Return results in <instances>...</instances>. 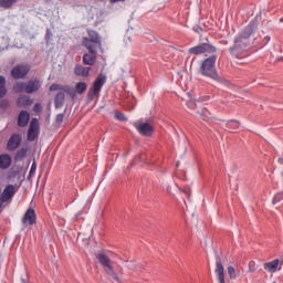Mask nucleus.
Listing matches in <instances>:
<instances>
[{
    "label": "nucleus",
    "instance_id": "18",
    "mask_svg": "<svg viewBox=\"0 0 283 283\" xmlns=\"http://www.w3.org/2000/svg\"><path fill=\"white\" fill-rule=\"evenodd\" d=\"M277 266H280V259L264 263L263 269L269 273H275V271H277Z\"/></svg>",
    "mask_w": 283,
    "mask_h": 283
},
{
    "label": "nucleus",
    "instance_id": "19",
    "mask_svg": "<svg viewBox=\"0 0 283 283\" xmlns=\"http://www.w3.org/2000/svg\"><path fill=\"white\" fill-rule=\"evenodd\" d=\"M33 101L28 95H20L17 101L18 107H30Z\"/></svg>",
    "mask_w": 283,
    "mask_h": 283
},
{
    "label": "nucleus",
    "instance_id": "38",
    "mask_svg": "<svg viewBox=\"0 0 283 283\" xmlns=\"http://www.w3.org/2000/svg\"><path fill=\"white\" fill-rule=\"evenodd\" d=\"M187 106H188L190 109H196V102H193V101H188V102H187Z\"/></svg>",
    "mask_w": 283,
    "mask_h": 283
},
{
    "label": "nucleus",
    "instance_id": "13",
    "mask_svg": "<svg viewBox=\"0 0 283 283\" xmlns=\"http://www.w3.org/2000/svg\"><path fill=\"white\" fill-rule=\"evenodd\" d=\"M22 223L29 224L30 227H32V224H36V212L34 209L29 208L27 210L24 217L22 218Z\"/></svg>",
    "mask_w": 283,
    "mask_h": 283
},
{
    "label": "nucleus",
    "instance_id": "40",
    "mask_svg": "<svg viewBox=\"0 0 283 283\" xmlns=\"http://www.w3.org/2000/svg\"><path fill=\"white\" fill-rule=\"evenodd\" d=\"M280 165H283V158H279Z\"/></svg>",
    "mask_w": 283,
    "mask_h": 283
},
{
    "label": "nucleus",
    "instance_id": "33",
    "mask_svg": "<svg viewBox=\"0 0 283 283\" xmlns=\"http://www.w3.org/2000/svg\"><path fill=\"white\" fill-rule=\"evenodd\" d=\"M115 118H117V120H127V117H125V114L118 111L115 113Z\"/></svg>",
    "mask_w": 283,
    "mask_h": 283
},
{
    "label": "nucleus",
    "instance_id": "10",
    "mask_svg": "<svg viewBox=\"0 0 283 283\" xmlns=\"http://www.w3.org/2000/svg\"><path fill=\"white\" fill-rule=\"evenodd\" d=\"M39 138V119L32 118L28 130V140L31 143Z\"/></svg>",
    "mask_w": 283,
    "mask_h": 283
},
{
    "label": "nucleus",
    "instance_id": "21",
    "mask_svg": "<svg viewBox=\"0 0 283 283\" xmlns=\"http://www.w3.org/2000/svg\"><path fill=\"white\" fill-rule=\"evenodd\" d=\"M63 103H65V93L63 91H60L54 97V104L56 109H59V107H61Z\"/></svg>",
    "mask_w": 283,
    "mask_h": 283
},
{
    "label": "nucleus",
    "instance_id": "22",
    "mask_svg": "<svg viewBox=\"0 0 283 283\" xmlns=\"http://www.w3.org/2000/svg\"><path fill=\"white\" fill-rule=\"evenodd\" d=\"M8 95V87H6V77L0 75V99Z\"/></svg>",
    "mask_w": 283,
    "mask_h": 283
},
{
    "label": "nucleus",
    "instance_id": "6",
    "mask_svg": "<svg viewBox=\"0 0 283 283\" xmlns=\"http://www.w3.org/2000/svg\"><path fill=\"white\" fill-rule=\"evenodd\" d=\"M107 83V76L101 73L95 81L93 82V86L90 88L87 93V101L88 103H92L95 98H98L101 96V90H103V85Z\"/></svg>",
    "mask_w": 283,
    "mask_h": 283
},
{
    "label": "nucleus",
    "instance_id": "37",
    "mask_svg": "<svg viewBox=\"0 0 283 283\" xmlns=\"http://www.w3.org/2000/svg\"><path fill=\"white\" fill-rule=\"evenodd\" d=\"M197 116H199L200 118H202V120H207V118H209V117L205 114V111H198V112H197Z\"/></svg>",
    "mask_w": 283,
    "mask_h": 283
},
{
    "label": "nucleus",
    "instance_id": "20",
    "mask_svg": "<svg viewBox=\"0 0 283 283\" xmlns=\"http://www.w3.org/2000/svg\"><path fill=\"white\" fill-rule=\"evenodd\" d=\"M12 165V157L8 154L0 155V169H8Z\"/></svg>",
    "mask_w": 283,
    "mask_h": 283
},
{
    "label": "nucleus",
    "instance_id": "39",
    "mask_svg": "<svg viewBox=\"0 0 283 283\" xmlns=\"http://www.w3.org/2000/svg\"><path fill=\"white\" fill-rule=\"evenodd\" d=\"M36 171V163H33L30 169V176H32V174H34Z\"/></svg>",
    "mask_w": 283,
    "mask_h": 283
},
{
    "label": "nucleus",
    "instance_id": "34",
    "mask_svg": "<svg viewBox=\"0 0 283 283\" xmlns=\"http://www.w3.org/2000/svg\"><path fill=\"white\" fill-rule=\"evenodd\" d=\"M33 112H35L36 114H41V112H43V106H41L40 103H36V104L33 106Z\"/></svg>",
    "mask_w": 283,
    "mask_h": 283
},
{
    "label": "nucleus",
    "instance_id": "3",
    "mask_svg": "<svg viewBox=\"0 0 283 283\" xmlns=\"http://www.w3.org/2000/svg\"><path fill=\"white\" fill-rule=\"evenodd\" d=\"M216 61H218V56L210 55L202 62L200 72L203 76H208L209 78L218 81L219 76L218 71H216Z\"/></svg>",
    "mask_w": 283,
    "mask_h": 283
},
{
    "label": "nucleus",
    "instance_id": "28",
    "mask_svg": "<svg viewBox=\"0 0 283 283\" xmlns=\"http://www.w3.org/2000/svg\"><path fill=\"white\" fill-rule=\"evenodd\" d=\"M14 3H17V0H0V8L8 10L11 6H14Z\"/></svg>",
    "mask_w": 283,
    "mask_h": 283
},
{
    "label": "nucleus",
    "instance_id": "12",
    "mask_svg": "<svg viewBox=\"0 0 283 283\" xmlns=\"http://www.w3.org/2000/svg\"><path fill=\"white\" fill-rule=\"evenodd\" d=\"M134 126L136 127L137 132H139L142 136L149 137L151 136V134H154V126L149 123H140V124L135 123Z\"/></svg>",
    "mask_w": 283,
    "mask_h": 283
},
{
    "label": "nucleus",
    "instance_id": "11",
    "mask_svg": "<svg viewBox=\"0 0 283 283\" xmlns=\"http://www.w3.org/2000/svg\"><path fill=\"white\" fill-rule=\"evenodd\" d=\"M17 193V189L12 185L6 186L3 192L0 195V208L3 207V202H8Z\"/></svg>",
    "mask_w": 283,
    "mask_h": 283
},
{
    "label": "nucleus",
    "instance_id": "36",
    "mask_svg": "<svg viewBox=\"0 0 283 283\" xmlns=\"http://www.w3.org/2000/svg\"><path fill=\"white\" fill-rule=\"evenodd\" d=\"M249 271L250 273H255V261H250Z\"/></svg>",
    "mask_w": 283,
    "mask_h": 283
},
{
    "label": "nucleus",
    "instance_id": "7",
    "mask_svg": "<svg viewBox=\"0 0 283 283\" xmlns=\"http://www.w3.org/2000/svg\"><path fill=\"white\" fill-rule=\"evenodd\" d=\"M30 70H32V66L28 63H21L17 64L12 70H11V76L14 78V81L23 80L30 74Z\"/></svg>",
    "mask_w": 283,
    "mask_h": 283
},
{
    "label": "nucleus",
    "instance_id": "26",
    "mask_svg": "<svg viewBox=\"0 0 283 283\" xmlns=\"http://www.w3.org/2000/svg\"><path fill=\"white\" fill-rule=\"evenodd\" d=\"M128 269H130V271H134L135 273H143V271H145V268L140 263H130L128 265Z\"/></svg>",
    "mask_w": 283,
    "mask_h": 283
},
{
    "label": "nucleus",
    "instance_id": "30",
    "mask_svg": "<svg viewBox=\"0 0 283 283\" xmlns=\"http://www.w3.org/2000/svg\"><path fill=\"white\" fill-rule=\"evenodd\" d=\"M50 92H63V85H61V84H52L50 86Z\"/></svg>",
    "mask_w": 283,
    "mask_h": 283
},
{
    "label": "nucleus",
    "instance_id": "41",
    "mask_svg": "<svg viewBox=\"0 0 283 283\" xmlns=\"http://www.w3.org/2000/svg\"><path fill=\"white\" fill-rule=\"evenodd\" d=\"M22 283H27L24 279H22Z\"/></svg>",
    "mask_w": 283,
    "mask_h": 283
},
{
    "label": "nucleus",
    "instance_id": "27",
    "mask_svg": "<svg viewBox=\"0 0 283 283\" xmlns=\"http://www.w3.org/2000/svg\"><path fill=\"white\" fill-rule=\"evenodd\" d=\"M25 156H28V148H21L20 150L17 151L14 160L15 161L23 160Z\"/></svg>",
    "mask_w": 283,
    "mask_h": 283
},
{
    "label": "nucleus",
    "instance_id": "2",
    "mask_svg": "<svg viewBox=\"0 0 283 283\" xmlns=\"http://www.w3.org/2000/svg\"><path fill=\"white\" fill-rule=\"evenodd\" d=\"M41 90V82L39 78H33L28 82H17L13 85V92L15 94H34Z\"/></svg>",
    "mask_w": 283,
    "mask_h": 283
},
{
    "label": "nucleus",
    "instance_id": "23",
    "mask_svg": "<svg viewBox=\"0 0 283 283\" xmlns=\"http://www.w3.org/2000/svg\"><path fill=\"white\" fill-rule=\"evenodd\" d=\"M226 129H229V132H235V129H240V120L237 119H230L226 124Z\"/></svg>",
    "mask_w": 283,
    "mask_h": 283
},
{
    "label": "nucleus",
    "instance_id": "29",
    "mask_svg": "<svg viewBox=\"0 0 283 283\" xmlns=\"http://www.w3.org/2000/svg\"><path fill=\"white\" fill-rule=\"evenodd\" d=\"M228 275L230 280H235V277H238V274L235 273V268H233V265L228 266Z\"/></svg>",
    "mask_w": 283,
    "mask_h": 283
},
{
    "label": "nucleus",
    "instance_id": "9",
    "mask_svg": "<svg viewBox=\"0 0 283 283\" xmlns=\"http://www.w3.org/2000/svg\"><path fill=\"white\" fill-rule=\"evenodd\" d=\"M214 273L219 283H227L224 281V265L222 264V258H220V254H216Z\"/></svg>",
    "mask_w": 283,
    "mask_h": 283
},
{
    "label": "nucleus",
    "instance_id": "35",
    "mask_svg": "<svg viewBox=\"0 0 283 283\" xmlns=\"http://www.w3.org/2000/svg\"><path fill=\"white\" fill-rule=\"evenodd\" d=\"M63 118H65V114H57L55 118L56 125H61L63 123Z\"/></svg>",
    "mask_w": 283,
    "mask_h": 283
},
{
    "label": "nucleus",
    "instance_id": "25",
    "mask_svg": "<svg viewBox=\"0 0 283 283\" xmlns=\"http://www.w3.org/2000/svg\"><path fill=\"white\" fill-rule=\"evenodd\" d=\"M86 91H87V83L78 82L75 85V92H77V94H85Z\"/></svg>",
    "mask_w": 283,
    "mask_h": 283
},
{
    "label": "nucleus",
    "instance_id": "31",
    "mask_svg": "<svg viewBox=\"0 0 283 283\" xmlns=\"http://www.w3.org/2000/svg\"><path fill=\"white\" fill-rule=\"evenodd\" d=\"M8 107H10V101L1 99L0 101V109H8Z\"/></svg>",
    "mask_w": 283,
    "mask_h": 283
},
{
    "label": "nucleus",
    "instance_id": "42",
    "mask_svg": "<svg viewBox=\"0 0 283 283\" xmlns=\"http://www.w3.org/2000/svg\"><path fill=\"white\" fill-rule=\"evenodd\" d=\"M281 23H283V18H281Z\"/></svg>",
    "mask_w": 283,
    "mask_h": 283
},
{
    "label": "nucleus",
    "instance_id": "5",
    "mask_svg": "<svg viewBox=\"0 0 283 283\" xmlns=\"http://www.w3.org/2000/svg\"><path fill=\"white\" fill-rule=\"evenodd\" d=\"M88 38H83L82 45L88 50V52H93L94 50H98L103 44L101 42V35L98 32L94 30H87Z\"/></svg>",
    "mask_w": 283,
    "mask_h": 283
},
{
    "label": "nucleus",
    "instance_id": "17",
    "mask_svg": "<svg viewBox=\"0 0 283 283\" xmlns=\"http://www.w3.org/2000/svg\"><path fill=\"white\" fill-rule=\"evenodd\" d=\"M90 70H92L90 66H83L81 64L75 65L74 67V74L75 76H90Z\"/></svg>",
    "mask_w": 283,
    "mask_h": 283
},
{
    "label": "nucleus",
    "instance_id": "4",
    "mask_svg": "<svg viewBox=\"0 0 283 283\" xmlns=\"http://www.w3.org/2000/svg\"><path fill=\"white\" fill-rule=\"evenodd\" d=\"M95 258L98 260L99 264L103 266L105 273H107L117 283H123V280L118 277V273L114 271V265H112V259L105 253H97Z\"/></svg>",
    "mask_w": 283,
    "mask_h": 283
},
{
    "label": "nucleus",
    "instance_id": "14",
    "mask_svg": "<svg viewBox=\"0 0 283 283\" xmlns=\"http://www.w3.org/2000/svg\"><path fill=\"white\" fill-rule=\"evenodd\" d=\"M19 145H21V136L12 135L8 140L7 149H9V151H14V149H17Z\"/></svg>",
    "mask_w": 283,
    "mask_h": 283
},
{
    "label": "nucleus",
    "instance_id": "1",
    "mask_svg": "<svg viewBox=\"0 0 283 283\" xmlns=\"http://www.w3.org/2000/svg\"><path fill=\"white\" fill-rule=\"evenodd\" d=\"M258 30V20H252L248 27L234 39L233 48H230V54L234 59H247L249 56V48H251V34Z\"/></svg>",
    "mask_w": 283,
    "mask_h": 283
},
{
    "label": "nucleus",
    "instance_id": "24",
    "mask_svg": "<svg viewBox=\"0 0 283 283\" xmlns=\"http://www.w3.org/2000/svg\"><path fill=\"white\" fill-rule=\"evenodd\" d=\"M62 92L64 94H67L69 96H71V98H75V96H76V90H74V87H72V86L63 85Z\"/></svg>",
    "mask_w": 283,
    "mask_h": 283
},
{
    "label": "nucleus",
    "instance_id": "16",
    "mask_svg": "<svg viewBox=\"0 0 283 283\" xmlns=\"http://www.w3.org/2000/svg\"><path fill=\"white\" fill-rule=\"evenodd\" d=\"M84 65H94L96 63V49L93 52L85 53L82 57Z\"/></svg>",
    "mask_w": 283,
    "mask_h": 283
},
{
    "label": "nucleus",
    "instance_id": "15",
    "mask_svg": "<svg viewBox=\"0 0 283 283\" xmlns=\"http://www.w3.org/2000/svg\"><path fill=\"white\" fill-rule=\"evenodd\" d=\"M28 123H30V113L21 111L18 116V127H28Z\"/></svg>",
    "mask_w": 283,
    "mask_h": 283
},
{
    "label": "nucleus",
    "instance_id": "32",
    "mask_svg": "<svg viewBox=\"0 0 283 283\" xmlns=\"http://www.w3.org/2000/svg\"><path fill=\"white\" fill-rule=\"evenodd\" d=\"M283 200V192H279L277 195H275V197L273 198V205H277V202H281Z\"/></svg>",
    "mask_w": 283,
    "mask_h": 283
},
{
    "label": "nucleus",
    "instance_id": "8",
    "mask_svg": "<svg viewBox=\"0 0 283 283\" xmlns=\"http://www.w3.org/2000/svg\"><path fill=\"white\" fill-rule=\"evenodd\" d=\"M188 52L189 54H193L196 56L200 54H213V52H216V46L209 43H201L197 46L190 48Z\"/></svg>",
    "mask_w": 283,
    "mask_h": 283
}]
</instances>
